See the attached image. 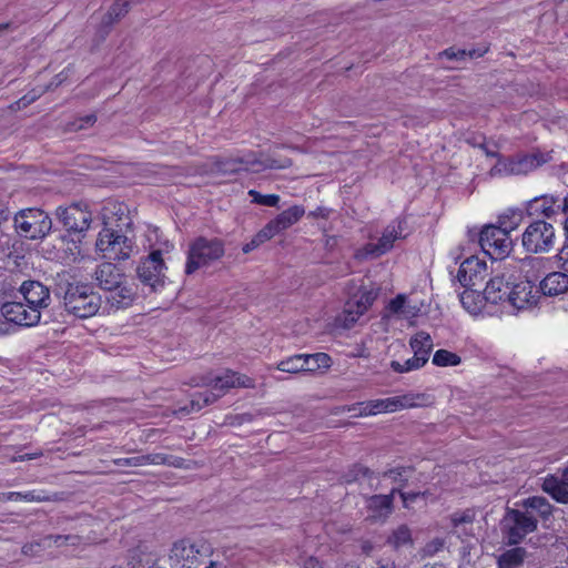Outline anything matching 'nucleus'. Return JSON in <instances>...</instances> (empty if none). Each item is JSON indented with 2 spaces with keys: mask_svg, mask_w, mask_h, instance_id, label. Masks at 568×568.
<instances>
[{
  "mask_svg": "<svg viewBox=\"0 0 568 568\" xmlns=\"http://www.w3.org/2000/svg\"><path fill=\"white\" fill-rule=\"evenodd\" d=\"M292 165L290 159L277 161L272 158H258L255 153H248L240 158H220L214 156L209 160L210 172L227 175L240 171L261 172L266 169H285Z\"/></svg>",
  "mask_w": 568,
  "mask_h": 568,
  "instance_id": "obj_1",
  "label": "nucleus"
},
{
  "mask_svg": "<svg viewBox=\"0 0 568 568\" xmlns=\"http://www.w3.org/2000/svg\"><path fill=\"white\" fill-rule=\"evenodd\" d=\"M101 303V296L87 284L69 283L63 295L65 311L79 318L94 316Z\"/></svg>",
  "mask_w": 568,
  "mask_h": 568,
  "instance_id": "obj_2",
  "label": "nucleus"
},
{
  "mask_svg": "<svg viewBox=\"0 0 568 568\" xmlns=\"http://www.w3.org/2000/svg\"><path fill=\"white\" fill-rule=\"evenodd\" d=\"M224 253V242L221 239L199 236L189 246L185 273L191 275L199 268L209 266L219 261Z\"/></svg>",
  "mask_w": 568,
  "mask_h": 568,
  "instance_id": "obj_3",
  "label": "nucleus"
},
{
  "mask_svg": "<svg viewBox=\"0 0 568 568\" xmlns=\"http://www.w3.org/2000/svg\"><path fill=\"white\" fill-rule=\"evenodd\" d=\"M550 153L536 151L516 156L499 158V161L490 169V176H507L528 174L550 162Z\"/></svg>",
  "mask_w": 568,
  "mask_h": 568,
  "instance_id": "obj_4",
  "label": "nucleus"
},
{
  "mask_svg": "<svg viewBox=\"0 0 568 568\" xmlns=\"http://www.w3.org/2000/svg\"><path fill=\"white\" fill-rule=\"evenodd\" d=\"M55 216L67 232L62 239L81 244L92 222L91 212L80 204H71L65 207L59 206Z\"/></svg>",
  "mask_w": 568,
  "mask_h": 568,
  "instance_id": "obj_5",
  "label": "nucleus"
},
{
  "mask_svg": "<svg viewBox=\"0 0 568 568\" xmlns=\"http://www.w3.org/2000/svg\"><path fill=\"white\" fill-rule=\"evenodd\" d=\"M14 227L22 237L41 240L52 230V220L43 210L29 207L14 215Z\"/></svg>",
  "mask_w": 568,
  "mask_h": 568,
  "instance_id": "obj_6",
  "label": "nucleus"
},
{
  "mask_svg": "<svg viewBox=\"0 0 568 568\" xmlns=\"http://www.w3.org/2000/svg\"><path fill=\"white\" fill-rule=\"evenodd\" d=\"M95 250L109 261H125L133 252V242L118 231L104 226L98 234Z\"/></svg>",
  "mask_w": 568,
  "mask_h": 568,
  "instance_id": "obj_7",
  "label": "nucleus"
},
{
  "mask_svg": "<svg viewBox=\"0 0 568 568\" xmlns=\"http://www.w3.org/2000/svg\"><path fill=\"white\" fill-rule=\"evenodd\" d=\"M555 229L552 224L542 220L530 223L521 237V243L526 252L541 254L549 252L555 244Z\"/></svg>",
  "mask_w": 568,
  "mask_h": 568,
  "instance_id": "obj_8",
  "label": "nucleus"
},
{
  "mask_svg": "<svg viewBox=\"0 0 568 568\" xmlns=\"http://www.w3.org/2000/svg\"><path fill=\"white\" fill-rule=\"evenodd\" d=\"M479 245L493 260H501L511 251L513 242L500 225H486L479 233Z\"/></svg>",
  "mask_w": 568,
  "mask_h": 568,
  "instance_id": "obj_9",
  "label": "nucleus"
},
{
  "mask_svg": "<svg viewBox=\"0 0 568 568\" xmlns=\"http://www.w3.org/2000/svg\"><path fill=\"white\" fill-rule=\"evenodd\" d=\"M504 521L507 527V538L510 545H517L528 534L537 529V516L523 509H508Z\"/></svg>",
  "mask_w": 568,
  "mask_h": 568,
  "instance_id": "obj_10",
  "label": "nucleus"
},
{
  "mask_svg": "<svg viewBox=\"0 0 568 568\" xmlns=\"http://www.w3.org/2000/svg\"><path fill=\"white\" fill-rule=\"evenodd\" d=\"M402 222H393L385 227L377 243L365 244L355 252L354 257L357 261H365L368 258H377L386 254L393 248L394 242L402 237Z\"/></svg>",
  "mask_w": 568,
  "mask_h": 568,
  "instance_id": "obj_11",
  "label": "nucleus"
},
{
  "mask_svg": "<svg viewBox=\"0 0 568 568\" xmlns=\"http://www.w3.org/2000/svg\"><path fill=\"white\" fill-rule=\"evenodd\" d=\"M164 268L162 253L156 250L140 262L136 267V274L144 285L150 286L151 291H156L164 284Z\"/></svg>",
  "mask_w": 568,
  "mask_h": 568,
  "instance_id": "obj_12",
  "label": "nucleus"
},
{
  "mask_svg": "<svg viewBox=\"0 0 568 568\" xmlns=\"http://www.w3.org/2000/svg\"><path fill=\"white\" fill-rule=\"evenodd\" d=\"M201 383L195 384V386H210L213 390H216V394L224 395L230 388L234 387H254V382L251 377L236 373L231 369H226L222 375L213 376L209 374L203 376Z\"/></svg>",
  "mask_w": 568,
  "mask_h": 568,
  "instance_id": "obj_13",
  "label": "nucleus"
},
{
  "mask_svg": "<svg viewBox=\"0 0 568 568\" xmlns=\"http://www.w3.org/2000/svg\"><path fill=\"white\" fill-rule=\"evenodd\" d=\"M1 314L7 321L20 326H34L41 318V313L37 308L21 302L2 304Z\"/></svg>",
  "mask_w": 568,
  "mask_h": 568,
  "instance_id": "obj_14",
  "label": "nucleus"
},
{
  "mask_svg": "<svg viewBox=\"0 0 568 568\" xmlns=\"http://www.w3.org/2000/svg\"><path fill=\"white\" fill-rule=\"evenodd\" d=\"M539 297L540 295L537 286L531 281H524L517 284H511L506 302L519 311L535 306L538 303Z\"/></svg>",
  "mask_w": 568,
  "mask_h": 568,
  "instance_id": "obj_15",
  "label": "nucleus"
},
{
  "mask_svg": "<svg viewBox=\"0 0 568 568\" xmlns=\"http://www.w3.org/2000/svg\"><path fill=\"white\" fill-rule=\"evenodd\" d=\"M400 488H392L389 494L372 495L366 499L368 518L373 523H385L394 511V498Z\"/></svg>",
  "mask_w": 568,
  "mask_h": 568,
  "instance_id": "obj_16",
  "label": "nucleus"
},
{
  "mask_svg": "<svg viewBox=\"0 0 568 568\" xmlns=\"http://www.w3.org/2000/svg\"><path fill=\"white\" fill-rule=\"evenodd\" d=\"M486 272V263L476 256H470L460 264L457 280L463 287H477L484 281Z\"/></svg>",
  "mask_w": 568,
  "mask_h": 568,
  "instance_id": "obj_17",
  "label": "nucleus"
},
{
  "mask_svg": "<svg viewBox=\"0 0 568 568\" xmlns=\"http://www.w3.org/2000/svg\"><path fill=\"white\" fill-rule=\"evenodd\" d=\"M26 304L37 308L40 313L50 305L51 296L49 288L39 281H24L20 286Z\"/></svg>",
  "mask_w": 568,
  "mask_h": 568,
  "instance_id": "obj_18",
  "label": "nucleus"
},
{
  "mask_svg": "<svg viewBox=\"0 0 568 568\" xmlns=\"http://www.w3.org/2000/svg\"><path fill=\"white\" fill-rule=\"evenodd\" d=\"M93 280L101 290L112 292L123 283L124 274L112 262H104L97 266Z\"/></svg>",
  "mask_w": 568,
  "mask_h": 568,
  "instance_id": "obj_19",
  "label": "nucleus"
},
{
  "mask_svg": "<svg viewBox=\"0 0 568 568\" xmlns=\"http://www.w3.org/2000/svg\"><path fill=\"white\" fill-rule=\"evenodd\" d=\"M526 211L529 216L550 219L559 214V195L542 194L536 196L526 203Z\"/></svg>",
  "mask_w": 568,
  "mask_h": 568,
  "instance_id": "obj_20",
  "label": "nucleus"
},
{
  "mask_svg": "<svg viewBox=\"0 0 568 568\" xmlns=\"http://www.w3.org/2000/svg\"><path fill=\"white\" fill-rule=\"evenodd\" d=\"M511 284L510 276L505 271L497 273L485 286L486 301L491 304L506 302Z\"/></svg>",
  "mask_w": 568,
  "mask_h": 568,
  "instance_id": "obj_21",
  "label": "nucleus"
},
{
  "mask_svg": "<svg viewBox=\"0 0 568 568\" xmlns=\"http://www.w3.org/2000/svg\"><path fill=\"white\" fill-rule=\"evenodd\" d=\"M304 214L305 210L303 206L293 205L271 220L265 226L275 236L297 223Z\"/></svg>",
  "mask_w": 568,
  "mask_h": 568,
  "instance_id": "obj_22",
  "label": "nucleus"
},
{
  "mask_svg": "<svg viewBox=\"0 0 568 568\" xmlns=\"http://www.w3.org/2000/svg\"><path fill=\"white\" fill-rule=\"evenodd\" d=\"M539 295L558 296L568 291V275L565 272H551L537 286Z\"/></svg>",
  "mask_w": 568,
  "mask_h": 568,
  "instance_id": "obj_23",
  "label": "nucleus"
},
{
  "mask_svg": "<svg viewBox=\"0 0 568 568\" xmlns=\"http://www.w3.org/2000/svg\"><path fill=\"white\" fill-rule=\"evenodd\" d=\"M136 2V0H115L101 20V31L103 34L106 36L113 24L118 23L123 17H125L132 4Z\"/></svg>",
  "mask_w": 568,
  "mask_h": 568,
  "instance_id": "obj_24",
  "label": "nucleus"
},
{
  "mask_svg": "<svg viewBox=\"0 0 568 568\" xmlns=\"http://www.w3.org/2000/svg\"><path fill=\"white\" fill-rule=\"evenodd\" d=\"M541 488L557 503L568 504V483H564L559 476L549 475L544 479Z\"/></svg>",
  "mask_w": 568,
  "mask_h": 568,
  "instance_id": "obj_25",
  "label": "nucleus"
},
{
  "mask_svg": "<svg viewBox=\"0 0 568 568\" xmlns=\"http://www.w3.org/2000/svg\"><path fill=\"white\" fill-rule=\"evenodd\" d=\"M485 302H487L485 292H480L477 287H465L460 294L463 307L474 315L481 312Z\"/></svg>",
  "mask_w": 568,
  "mask_h": 568,
  "instance_id": "obj_26",
  "label": "nucleus"
},
{
  "mask_svg": "<svg viewBox=\"0 0 568 568\" xmlns=\"http://www.w3.org/2000/svg\"><path fill=\"white\" fill-rule=\"evenodd\" d=\"M413 404L408 402L407 396L403 397H392L385 399H375L368 402V413L373 415L383 413V412H395L398 408L412 406Z\"/></svg>",
  "mask_w": 568,
  "mask_h": 568,
  "instance_id": "obj_27",
  "label": "nucleus"
},
{
  "mask_svg": "<svg viewBox=\"0 0 568 568\" xmlns=\"http://www.w3.org/2000/svg\"><path fill=\"white\" fill-rule=\"evenodd\" d=\"M410 348L416 357H422L425 363L428 362L430 352L433 349V339L426 332L416 333L409 341Z\"/></svg>",
  "mask_w": 568,
  "mask_h": 568,
  "instance_id": "obj_28",
  "label": "nucleus"
},
{
  "mask_svg": "<svg viewBox=\"0 0 568 568\" xmlns=\"http://www.w3.org/2000/svg\"><path fill=\"white\" fill-rule=\"evenodd\" d=\"M525 548L516 547L506 550L497 559L498 568H521L526 558Z\"/></svg>",
  "mask_w": 568,
  "mask_h": 568,
  "instance_id": "obj_29",
  "label": "nucleus"
},
{
  "mask_svg": "<svg viewBox=\"0 0 568 568\" xmlns=\"http://www.w3.org/2000/svg\"><path fill=\"white\" fill-rule=\"evenodd\" d=\"M521 506L526 511L536 514L544 519H547L552 514V506L541 496L529 497L523 500Z\"/></svg>",
  "mask_w": 568,
  "mask_h": 568,
  "instance_id": "obj_30",
  "label": "nucleus"
},
{
  "mask_svg": "<svg viewBox=\"0 0 568 568\" xmlns=\"http://www.w3.org/2000/svg\"><path fill=\"white\" fill-rule=\"evenodd\" d=\"M220 397H221V394H215L212 390H206L204 393H197L192 397L190 405L180 407L179 412L182 414H190L192 412H199L203 407L216 402Z\"/></svg>",
  "mask_w": 568,
  "mask_h": 568,
  "instance_id": "obj_31",
  "label": "nucleus"
},
{
  "mask_svg": "<svg viewBox=\"0 0 568 568\" xmlns=\"http://www.w3.org/2000/svg\"><path fill=\"white\" fill-rule=\"evenodd\" d=\"M0 500L9 501V500H26V501H55L58 500L57 495L50 496L44 494H36L34 491L19 493V491H9V493H0Z\"/></svg>",
  "mask_w": 568,
  "mask_h": 568,
  "instance_id": "obj_32",
  "label": "nucleus"
},
{
  "mask_svg": "<svg viewBox=\"0 0 568 568\" xmlns=\"http://www.w3.org/2000/svg\"><path fill=\"white\" fill-rule=\"evenodd\" d=\"M113 293L106 298L108 303L115 308H124L131 305L134 300V292L131 287L120 284L119 288H113Z\"/></svg>",
  "mask_w": 568,
  "mask_h": 568,
  "instance_id": "obj_33",
  "label": "nucleus"
},
{
  "mask_svg": "<svg viewBox=\"0 0 568 568\" xmlns=\"http://www.w3.org/2000/svg\"><path fill=\"white\" fill-rule=\"evenodd\" d=\"M387 545L393 547L394 549H399L402 547L412 546L413 538L412 531L407 525H399L395 528L386 540Z\"/></svg>",
  "mask_w": 568,
  "mask_h": 568,
  "instance_id": "obj_34",
  "label": "nucleus"
},
{
  "mask_svg": "<svg viewBox=\"0 0 568 568\" xmlns=\"http://www.w3.org/2000/svg\"><path fill=\"white\" fill-rule=\"evenodd\" d=\"M185 460L181 457L162 453L144 455V465H166L175 468L184 467Z\"/></svg>",
  "mask_w": 568,
  "mask_h": 568,
  "instance_id": "obj_35",
  "label": "nucleus"
},
{
  "mask_svg": "<svg viewBox=\"0 0 568 568\" xmlns=\"http://www.w3.org/2000/svg\"><path fill=\"white\" fill-rule=\"evenodd\" d=\"M413 470L412 467L398 466L384 471L382 476L392 479L398 485L396 488H400L402 490L406 487Z\"/></svg>",
  "mask_w": 568,
  "mask_h": 568,
  "instance_id": "obj_36",
  "label": "nucleus"
},
{
  "mask_svg": "<svg viewBox=\"0 0 568 568\" xmlns=\"http://www.w3.org/2000/svg\"><path fill=\"white\" fill-rule=\"evenodd\" d=\"M306 372H315L320 368H328L331 366V357L326 353H315L311 355L303 354Z\"/></svg>",
  "mask_w": 568,
  "mask_h": 568,
  "instance_id": "obj_37",
  "label": "nucleus"
},
{
  "mask_svg": "<svg viewBox=\"0 0 568 568\" xmlns=\"http://www.w3.org/2000/svg\"><path fill=\"white\" fill-rule=\"evenodd\" d=\"M377 294L374 290H361L359 294L351 300V306H358L357 313H365L373 305Z\"/></svg>",
  "mask_w": 568,
  "mask_h": 568,
  "instance_id": "obj_38",
  "label": "nucleus"
},
{
  "mask_svg": "<svg viewBox=\"0 0 568 568\" xmlns=\"http://www.w3.org/2000/svg\"><path fill=\"white\" fill-rule=\"evenodd\" d=\"M304 363L305 361L303 359V354H297L281 361L276 368L281 372L297 374L306 372Z\"/></svg>",
  "mask_w": 568,
  "mask_h": 568,
  "instance_id": "obj_39",
  "label": "nucleus"
},
{
  "mask_svg": "<svg viewBox=\"0 0 568 568\" xmlns=\"http://www.w3.org/2000/svg\"><path fill=\"white\" fill-rule=\"evenodd\" d=\"M523 221V212L518 209H510L499 216V225L508 233L515 230Z\"/></svg>",
  "mask_w": 568,
  "mask_h": 568,
  "instance_id": "obj_40",
  "label": "nucleus"
},
{
  "mask_svg": "<svg viewBox=\"0 0 568 568\" xmlns=\"http://www.w3.org/2000/svg\"><path fill=\"white\" fill-rule=\"evenodd\" d=\"M433 364L436 366H457L460 364V357L447 349H438L433 356Z\"/></svg>",
  "mask_w": 568,
  "mask_h": 568,
  "instance_id": "obj_41",
  "label": "nucleus"
},
{
  "mask_svg": "<svg viewBox=\"0 0 568 568\" xmlns=\"http://www.w3.org/2000/svg\"><path fill=\"white\" fill-rule=\"evenodd\" d=\"M475 519V513L471 509H466L464 511H456L450 516V523L454 529V532H460L459 528L462 526H473Z\"/></svg>",
  "mask_w": 568,
  "mask_h": 568,
  "instance_id": "obj_42",
  "label": "nucleus"
},
{
  "mask_svg": "<svg viewBox=\"0 0 568 568\" xmlns=\"http://www.w3.org/2000/svg\"><path fill=\"white\" fill-rule=\"evenodd\" d=\"M422 357H416L415 355L412 358H408L405 361V363H399L397 361L390 362V367L396 373H407L412 371L419 369L423 367L426 363L425 361H422Z\"/></svg>",
  "mask_w": 568,
  "mask_h": 568,
  "instance_id": "obj_43",
  "label": "nucleus"
},
{
  "mask_svg": "<svg viewBox=\"0 0 568 568\" xmlns=\"http://www.w3.org/2000/svg\"><path fill=\"white\" fill-rule=\"evenodd\" d=\"M43 547L48 548L54 544L57 547H61L67 544L77 545L80 541V537L77 535H48L42 538Z\"/></svg>",
  "mask_w": 568,
  "mask_h": 568,
  "instance_id": "obj_44",
  "label": "nucleus"
},
{
  "mask_svg": "<svg viewBox=\"0 0 568 568\" xmlns=\"http://www.w3.org/2000/svg\"><path fill=\"white\" fill-rule=\"evenodd\" d=\"M373 470H371L368 467L361 465V464H354L343 476L344 481L346 484L355 483L361 477H371L373 476Z\"/></svg>",
  "mask_w": 568,
  "mask_h": 568,
  "instance_id": "obj_45",
  "label": "nucleus"
},
{
  "mask_svg": "<svg viewBox=\"0 0 568 568\" xmlns=\"http://www.w3.org/2000/svg\"><path fill=\"white\" fill-rule=\"evenodd\" d=\"M274 237L270 231H267V227L264 226L250 242H247L243 247V253L247 254L255 248H257L261 244L264 242L271 240Z\"/></svg>",
  "mask_w": 568,
  "mask_h": 568,
  "instance_id": "obj_46",
  "label": "nucleus"
},
{
  "mask_svg": "<svg viewBox=\"0 0 568 568\" xmlns=\"http://www.w3.org/2000/svg\"><path fill=\"white\" fill-rule=\"evenodd\" d=\"M248 195L252 199L253 203L264 206H276L280 202V196L276 194L263 195L255 190H250Z\"/></svg>",
  "mask_w": 568,
  "mask_h": 568,
  "instance_id": "obj_47",
  "label": "nucleus"
},
{
  "mask_svg": "<svg viewBox=\"0 0 568 568\" xmlns=\"http://www.w3.org/2000/svg\"><path fill=\"white\" fill-rule=\"evenodd\" d=\"M465 54H466V49L450 47V48H447L444 51L439 52L438 57L440 59L445 58V59L455 60V61H466Z\"/></svg>",
  "mask_w": 568,
  "mask_h": 568,
  "instance_id": "obj_48",
  "label": "nucleus"
},
{
  "mask_svg": "<svg viewBox=\"0 0 568 568\" xmlns=\"http://www.w3.org/2000/svg\"><path fill=\"white\" fill-rule=\"evenodd\" d=\"M357 311H358V306H351V300H349L346 303L345 308H344L345 326H348V327L352 326L354 323H356L358 317L364 314V313H357Z\"/></svg>",
  "mask_w": 568,
  "mask_h": 568,
  "instance_id": "obj_49",
  "label": "nucleus"
},
{
  "mask_svg": "<svg viewBox=\"0 0 568 568\" xmlns=\"http://www.w3.org/2000/svg\"><path fill=\"white\" fill-rule=\"evenodd\" d=\"M113 463L119 467H140L144 466V455L128 457V458H118L114 459Z\"/></svg>",
  "mask_w": 568,
  "mask_h": 568,
  "instance_id": "obj_50",
  "label": "nucleus"
},
{
  "mask_svg": "<svg viewBox=\"0 0 568 568\" xmlns=\"http://www.w3.org/2000/svg\"><path fill=\"white\" fill-rule=\"evenodd\" d=\"M97 122V115L95 114H88L85 116H81L78 120H75L72 125L74 126L75 131L87 129L89 126H92Z\"/></svg>",
  "mask_w": 568,
  "mask_h": 568,
  "instance_id": "obj_51",
  "label": "nucleus"
},
{
  "mask_svg": "<svg viewBox=\"0 0 568 568\" xmlns=\"http://www.w3.org/2000/svg\"><path fill=\"white\" fill-rule=\"evenodd\" d=\"M405 303H406L405 296L399 294L389 302L388 308L392 313H395V314L405 313V310H404Z\"/></svg>",
  "mask_w": 568,
  "mask_h": 568,
  "instance_id": "obj_52",
  "label": "nucleus"
},
{
  "mask_svg": "<svg viewBox=\"0 0 568 568\" xmlns=\"http://www.w3.org/2000/svg\"><path fill=\"white\" fill-rule=\"evenodd\" d=\"M397 494L400 496L404 507H406V508L409 506V504L416 501L417 498L424 497L426 495V493H420V491L406 493V491H403V489L400 490V493H397Z\"/></svg>",
  "mask_w": 568,
  "mask_h": 568,
  "instance_id": "obj_53",
  "label": "nucleus"
},
{
  "mask_svg": "<svg viewBox=\"0 0 568 568\" xmlns=\"http://www.w3.org/2000/svg\"><path fill=\"white\" fill-rule=\"evenodd\" d=\"M558 258V266L561 268L566 274L568 273V244L564 245L559 253L557 254Z\"/></svg>",
  "mask_w": 568,
  "mask_h": 568,
  "instance_id": "obj_54",
  "label": "nucleus"
},
{
  "mask_svg": "<svg viewBox=\"0 0 568 568\" xmlns=\"http://www.w3.org/2000/svg\"><path fill=\"white\" fill-rule=\"evenodd\" d=\"M368 402L367 403H358L352 407L348 408V412H354V416H368L373 415L372 413H368Z\"/></svg>",
  "mask_w": 568,
  "mask_h": 568,
  "instance_id": "obj_55",
  "label": "nucleus"
},
{
  "mask_svg": "<svg viewBox=\"0 0 568 568\" xmlns=\"http://www.w3.org/2000/svg\"><path fill=\"white\" fill-rule=\"evenodd\" d=\"M488 47L471 48L466 50L465 59H476L485 55L488 52Z\"/></svg>",
  "mask_w": 568,
  "mask_h": 568,
  "instance_id": "obj_56",
  "label": "nucleus"
},
{
  "mask_svg": "<svg viewBox=\"0 0 568 568\" xmlns=\"http://www.w3.org/2000/svg\"><path fill=\"white\" fill-rule=\"evenodd\" d=\"M43 539L39 540V541H33V542H29V544H26L23 547H22V552L24 555H30V554H33L34 551H37L38 549H43Z\"/></svg>",
  "mask_w": 568,
  "mask_h": 568,
  "instance_id": "obj_57",
  "label": "nucleus"
},
{
  "mask_svg": "<svg viewBox=\"0 0 568 568\" xmlns=\"http://www.w3.org/2000/svg\"><path fill=\"white\" fill-rule=\"evenodd\" d=\"M332 210L325 206H318L314 211L310 212V216L312 217H322V219H328Z\"/></svg>",
  "mask_w": 568,
  "mask_h": 568,
  "instance_id": "obj_58",
  "label": "nucleus"
},
{
  "mask_svg": "<svg viewBox=\"0 0 568 568\" xmlns=\"http://www.w3.org/2000/svg\"><path fill=\"white\" fill-rule=\"evenodd\" d=\"M442 547H443V541L436 539V540L432 541L430 544L426 545L425 552L428 555H433Z\"/></svg>",
  "mask_w": 568,
  "mask_h": 568,
  "instance_id": "obj_59",
  "label": "nucleus"
},
{
  "mask_svg": "<svg viewBox=\"0 0 568 568\" xmlns=\"http://www.w3.org/2000/svg\"><path fill=\"white\" fill-rule=\"evenodd\" d=\"M41 455H42V453H32V454L13 456L11 458V462L16 463V462L31 460V459H36V458L40 457Z\"/></svg>",
  "mask_w": 568,
  "mask_h": 568,
  "instance_id": "obj_60",
  "label": "nucleus"
},
{
  "mask_svg": "<svg viewBox=\"0 0 568 568\" xmlns=\"http://www.w3.org/2000/svg\"><path fill=\"white\" fill-rule=\"evenodd\" d=\"M303 568H323V566L316 558L310 557L305 560Z\"/></svg>",
  "mask_w": 568,
  "mask_h": 568,
  "instance_id": "obj_61",
  "label": "nucleus"
},
{
  "mask_svg": "<svg viewBox=\"0 0 568 568\" xmlns=\"http://www.w3.org/2000/svg\"><path fill=\"white\" fill-rule=\"evenodd\" d=\"M478 146H479V149H481V150L485 152V154H486L487 156H489V158H497L498 160H499V158H504V156H503L501 154H499L498 152H495V151L489 150V149L486 146V144H485V143H481V144H479Z\"/></svg>",
  "mask_w": 568,
  "mask_h": 568,
  "instance_id": "obj_62",
  "label": "nucleus"
},
{
  "mask_svg": "<svg viewBox=\"0 0 568 568\" xmlns=\"http://www.w3.org/2000/svg\"><path fill=\"white\" fill-rule=\"evenodd\" d=\"M559 213H568V190L562 201L559 200Z\"/></svg>",
  "mask_w": 568,
  "mask_h": 568,
  "instance_id": "obj_63",
  "label": "nucleus"
},
{
  "mask_svg": "<svg viewBox=\"0 0 568 568\" xmlns=\"http://www.w3.org/2000/svg\"><path fill=\"white\" fill-rule=\"evenodd\" d=\"M10 324H11V322L7 321L6 318L4 320H0V335L9 334V332H10Z\"/></svg>",
  "mask_w": 568,
  "mask_h": 568,
  "instance_id": "obj_64",
  "label": "nucleus"
}]
</instances>
